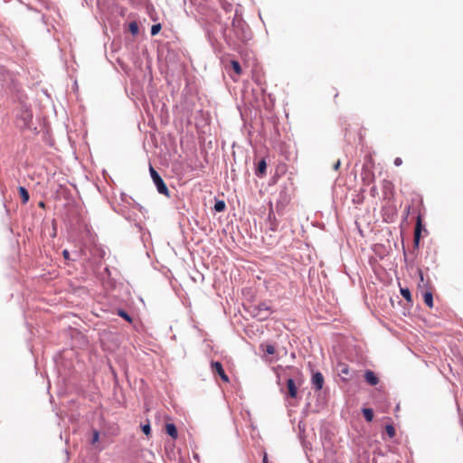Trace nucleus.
I'll use <instances>...</instances> for the list:
<instances>
[{
    "mask_svg": "<svg viewBox=\"0 0 463 463\" xmlns=\"http://www.w3.org/2000/svg\"><path fill=\"white\" fill-rule=\"evenodd\" d=\"M250 313L253 317L260 321H264L271 315V307L265 302L252 305L250 307Z\"/></svg>",
    "mask_w": 463,
    "mask_h": 463,
    "instance_id": "f257e3e1",
    "label": "nucleus"
},
{
    "mask_svg": "<svg viewBox=\"0 0 463 463\" xmlns=\"http://www.w3.org/2000/svg\"><path fill=\"white\" fill-rule=\"evenodd\" d=\"M149 171L158 193L164 195H168V188L159 174L152 166H150Z\"/></svg>",
    "mask_w": 463,
    "mask_h": 463,
    "instance_id": "f03ea898",
    "label": "nucleus"
},
{
    "mask_svg": "<svg viewBox=\"0 0 463 463\" xmlns=\"http://www.w3.org/2000/svg\"><path fill=\"white\" fill-rule=\"evenodd\" d=\"M211 369H212L213 373L214 375L215 374L219 375L224 383L230 382L229 376L226 374V373L222 367V364L220 362H212Z\"/></svg>",
    "mask_w": 463,
    "mask_h": 463,
    "instance_id": "7ed1b4c3",
    "label": "nucleus"
},
{
    "mask_svg": "<svg viewBox=\"0 0 463 463\" xmlns=\"http://www.w3.org/2000/svg\"><path fill=\"white\" fill-rule=\"evenodd\" d=\"M324 376L320 372H316L312 375L311 383L316 391H320L324 386Z\"/></svg>",
    "mask_w": 463,
    "mask_h": 463,
    "instance_id": "20e7f679",
    "label": "nucleus"
},
{
    "mask_svg": "<svg viewBox=\"0 0 463 463\" xmlns=\"http://www.w3.org/2000/svg\"><path fill=\"white\" fill-rule=\"evenodd\" d=\"M421 229H422V221H421V217L419 215L417 217V222H416L415 230H414L413 242H414L415 247L419 246Z\"/></svg>",
    "mask_w": 463,
    "mask_h": 463,
    "instance_id": "39448f33",
    "label": "nucleus"
},
{
    "mask_svg": "<svg viewBox=\"0 0 463 463\" xmlns=\"http://www.w3.org/2000/svg\"><path fill=\"white\" fill-rule=\"evenodd\" d=\"M364 379L367 382V383L372 386L377 385L379 383V378L371 370L365 371Z\"/></svg>",
    "mask_w": 463,
    "mask_h": 463,
    "instance_id": "423d86ee",
    "label": "nucleus"
},
{
    "mask_svg": "<svg viewBox=\"0 0 463 463\" xmlns=\"http://www.w3.org/2000/svg\"><path fill=\"white\" fill-rule=\"evenodd\" d=\"M288 395L291 398H296L298 394V387L293 379L289 378L287 381Z\"/></svg>",
    "mask_w": 463,
    "mask_h": 463,
    "instance_id": "0eeeda50",
    "label": "nucleus"
},
{
    "mask_svg": "<svg viewBox=\"0 0 463 463\" xmlns=\"http://www.w3.org/2000/svg\"><path fill=\"white\" fill-rule=\"evenodd\" d=\"M165 432L174 439H177L178 432L175 424L167 423L165 425Z\"/></svg>",
    "mask_w": 463,
    "mask_h": 463,
    "instance_id": "6e6552de",
    "label": "nucleus"
},
{
    "mask_svg": "<svg viewBox=\"0 0 463 463\" xmlns=\"http://www.w3.org/2000/svg\"><path fill=\"white\" fill-rule=\"evenodd\" d=\"M265 172H266V162L264 159H261L259 163H258V166L256 168V175H258L259 177H262L264 175H265Z\"/></svg>",
    "mask_w": 463,
    "mask_h": 463,
    "instance_id": "1a4fd4ad",
    "label": "nucleus"
},
{
    "mask_svg": "<svg viewBox=\"0 0 463 463\" xmlns=\"http://www.w3.org/2000/svg\"><path fill=\"white\" fill-rule=\"evenodd\" d=\"M423 301L429 307H433V296L430 291H426L423 294Z\"/></svg>",
    "mask_w": 463,
    "mask_h": 463,
    "instance_id": "9d476101",
    "label": "nucleus"
},
{
    "mask_svg": "<svg viewBox=\"0 0 463 463\" xmlns=\"http://www.w3.org/2000/svg\"><path fill=\"white\" fill-rule=\"evenodd\" d=\"M18 191H19L20 197L22 199V203H26L29 201V193H28V191L24 187H23V186H20L18 188Z\"/></svg>",
    "mask_w": 463,
    "mask_h": 463,
    "instance_id": "9b49d317",
    "label": "nucleus"
},
{
    "mask_svg": "<svg viewBox=\"0 0 463 463\" xmlns=\"http://www.w3.org/2000/svg\"><path fill=\"white\" fill-rule=\"evenodd\" d=\"M363 414H364V419L368 422L373 420V411L372 409H369V408L363 409Z\"/></svg>",
    "mask_w": 463,
    "mask_h": 463,
    "instance_id": "f8f14e48",
    "label": "nucleus"
},
{
    "mask_svg": "<svg viewBox=\"0 0 463 463\" xmlns=\"http://www.w3.org/2000/svg\"><path fill=\"white\" fill-rule=\"evenodd\" d=\"M231 66L237 75H241L242 73V70H241V64L239 63V61H232Z\"/></svg>",
    "mask_w": 463,
    "mask_h": 463,
    "instance_id": "ddd939ff",
    "label": "nucleus"
},
{
    "mask_svg": "<svg viewBox=\"0 0 463 463\" xmlns=\"http://www.w3.org/2000/svg\"><path fill=\"white\" fill-rule=\"evenodd\" d=\"M226 204L224 201L219 200L214 204V210L218 213L223 212L225 210Z\"/></svg>",
    "mask_w": 463,
    "mask_h": 463,
    "instance_id": "4468645a",
    "label": "nucleus"
},
{
    "mask_svg": "<svg viewBox=\"0 0 463 463\" xmlns=\"http://www.w3.org/2000/svg\"><path fill=\"white\" fill-rule=\"evenodd\" d=\"M128 30L133 35H136L138 33V25L137 22H131L128 24Z\"/></svg>",
    "mask_w": 463,
    "mask_h": 463,
    "instance_id": "2eb2a0df",
    "label": "nucleus"
},
{
    "mask_svg": "<svg viewBox=\"0 0 463 463\" xmlns=\"http://www.w3.org/2000/svg\"><path fill=\"white\" fill-rule=\"evenodd\" d=\"M401 294L407 301H411V294L409 288H401Z\"/></svg>",
    "mask_w": 463,
    "mask_h": 463,
    "instance_id": "dca6fc26",
    "label": "nucleus"
},
{
    "mask_svg": "<svg viewBox=\"0 0 463 463\" xmlns=\"http://www.w3.org/2000/svg\"><path fill=\"white\" fill-rule=\"evenodd\" d=\"M385 431L391 439L393 438L396 434L395 429L392 425H387L385 427Z\"/></svg>",
    "mask_w": 463,
    "mask_h": 463,
    "instance_id": "f3484780",
    "label": "nucleus"
},
{
    "mask_svg": "<svg viewBox=\"0 0 463 463\" xmlns=\"http://www.w3.org/2000/svg\"><path fill=\"white\" fill-rule=\"evenodd\" d=\"M161 28L160 24H153L151 27V35H156L160 32Z\"/></svg>",
    "mask_w": 463,
    "mask_h": 463,
    "instance_id": "a211bd4d",
    "label": "nucleus"
},
{
    "mask_svg": "<svg viewBox=\"0 0 463 463\" xmlns=\"http://www.w3.org/2000/svg\"><path fill=\"white\" fill-rule=\"evenodd\" d=\"M118 316L123 317L128 322H129V323L132 322V318L130 317V316L126 311L120 309V310L118 311Z\"/></svg>",
    "mask_w": 463,
    "mask_h": 463,
    "instance_id": "6ab92c4d",
    "label": "nucleus"
},
{
    "mask_svg": "<svg viewBox=\"0 0 463 463\" xmlns=\"http://www.w3.org/2000/svg\"><path fill=\"white\" fill-rule=\"evenodd\" d=\"M142 430H143V432H144L146 436L150 435V433H151V428H150V425H149V424H146V425L142 426Z\"/></svg>",
    "mask_w": 463,
    "mask_h": 463,
    "instance_id": "aec40b11",
    "label": "nucleus"
},
{
    "mask_svg": "<svg viewBox=\"0 0 463 463\" xmlns=\"http://www.w3.org/2000/svg\"><path fill=\"white\" fill-rule=\"evenodd\" d=\"M265 351L269 354H273L275 353V347L271 345H266Z\"/></svg>",
    "mask_w": 463,
    "mask_h": 463,
    "instance_id": "412c9836",
    "label": "nucleus"
},
{
    "mask_svg": "<svg viewBox=\"0 0 463 463\" xmlns=\"http://www.w3.org/2000/svg\"><path fill=\"white\" fill-rule=\"evenodd\" d=\"M99 439V433L98 430H94L93 431V436H92V444L96 443Z\"/></svg>",
    "mask_w": 463,
    "mask_h": 463,
    "instance_id": "4be33fe9",
    "label": "nucleus"
},
{
    "mask_svg": "<svg viewBox=\"0 0 463 463\" xmlns=\"http://www.w3.org/2000/svg\"><path fill=\"white\" fill-rule=\"evenodd\" d=\"M62 255H63V258H64L65 260H70V252H69V250H64L62 251Z\"/></svg>",
    "mask_w": 463,
    "mask_h": 463,
    "instance_id": "5701e85b",
    "label": "nucleus"
},
{
    "mask_svg": "<svg viewBox=\"0 0 463 463\" xmlns=\"http://www.w3.org/2000/svg\"><path fill=\"white\" fill-rule=\"evenodd\" d=\"M340 165H341V162H340V160L338 159V160L334 164V165H333L334 170H335V171H336V170H338V169H339V167H340Z\"/></svg>",
    "mask_w": 463,
    "mask_h": 463,
    "instance_id": "b1692460",
    "label": "nucleus"
},
{
    "mask_svg": "<svg viewBox=\"0 0 463 463\" xmlns=\"http://www.w3.org/2000/svg\"><path fill=\"white\" fill-rule=\"evenodd\" d=\"M394 164L395 165L399 166L402 164V161L401 158L397 157L395 160H394Z\"/></svg>",
    "mask_w": 463,
    "mask_h": 463,
    "instance_id": "393cba45",
    "label": "nucleus"
},
{
    "mask_svg": "<svg viewBox=\"0 0 463 463\" xmlns=\"http://www.w3.org/2000/svg\"><path fill=\"white\" fill-rule=\"evenodd\" d=\"M262 463H268V457L266 453L264 454Z\"/></svg>",
    "mask_w": 463,
    "mask_h": 463,
    "instance_id": "a878e982",
    "label": "nucleus"
},
{
    "mask_svg": "<svg viewBox=\"0 0 463 463\" xmlns=\"http://www.w3.org/2000/svg\"><path fill=\"white\" fill-rule=\"evenodd\" d=\"M241 24V22H238V24H236V23H235V22H233V23H232V26H233V27H237V26H239V24Z\"/></svg>",
    "mask_w": 463,
    "mask_h": 463,
    "instance_id": "bb28decb",
    "label": "nucleus"
},
{
    "mask_svg": "<svg viewBox=\"0 0 463 463\" xmlns=\"http://www.w3.org/2000/svg\"><path fill=\"white\" fill-rule=\"evenodd\" d=\"M342 373H345V374H347V373H348V369H347V368H345V369H343V370H342Z\"/></svg>",
    "mask_w": 463,
    "mask_h": 463,
    "instance_id": "cd10ccee",
    "label": "nucleus"
},
{
    "mask_svg": "<svg viewBox=\"0 0 463 463\" xmlns=\"http://www.w3.org/2000/svg\"><path fill=\"white\" fill-rule=\"evenodd\" d=\"M239 38L241 40V41H245L246 40V36H239Z\"/></svg>",
    "mask_w": 463,
    "mask_h": 463,
    "instance_id": "c85d7f7f",
    "label": "nucleus"
},
{
    "mask_svg": "<svg viewBox=\"0 0 463 463\" xmlns=\"http://www.w3.org/2000/svg\"><path fill=\"white\" fill-rule=\"evenodd\" d=\"M420 279L423 280V275H422L421 271L420 272Z\"/></svg>",
    "mask_w": 463,
    "mask_h": 463,
    "instance_id": "c756f323",
    "label": "nucleus"
}]
</instances>
